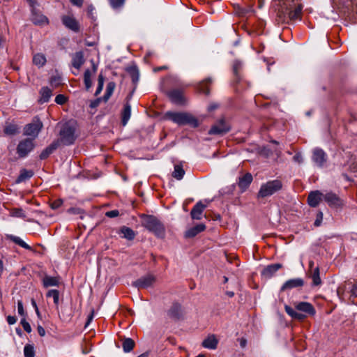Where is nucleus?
Listing matches in <instances>:
<instances>
[{"mask_svg":"<svg viewBox=\"0 0 357 357\" xmlns=\"http://www.w3.org/2000/svg\"><path fill=\"white\" fill-rule=\"evenodd\" d=\"M274 6L280 22L299 19L303 8L299 0H274Z\"/></svg>","mask_w":357,"mask_h":357,"instance_id":"f257e3e1","label":"nucleus"},{"mask_svg":"<svg viewBox=\"0 0 357 357\" xmlns=\"http://www.w3.org/2000/svg\"><path fill=\"white\" fill-rule=\"evenodd\" d=\"M297 312L289 305H285V312L293 319L298 321L304 320L307 316H313L316 313L314 306L308 302H298L295 303Z\"/></svg>","mask_w":357,"mask_h":357,"instance_id":"f03ea898","label":"nucleus"},{"mask_svg":"<svg viewBox=\"0 0 357 357\" xmlns=\"http://www.w3.org/2000/svg\"><path fill=\"white\" fill-rule=\"evenodd\" d=\"M142 225L150 232L160 238L165 236V228L160 220L154 215L142 214L141 216Z\"/></svg>","mask_w":357,"mask_h":357,"instance_id":"7ed1b4c3","label":"nucleus"},{"mask_svg":"<svg viewBox=\"0 0 357 357\" xmlns=\"http://www.w3.org/2000/svg\"><path fill=\"white\" fill-rule=\"evenodd\" d=\"M166 116L179 126L189 125L192 128L199 126L198 120L191 114L187 112H168Z\"/></svg>","mask_w":357,"mask_h":357,"instance_id":"20e7f679","label":"nucleus"},{"mask_svg":"<svg viewBox=\"0 0 357 357\" xmlns=\"http://www.w3.org/2000/svg\"><path fill=\"white\" fill-rule=\"evenodd\" d=\"M337 3L340 13L352 22L357 20V6L354 0H338Z\"/></svg>","mask_w":357,"mask_h":357,"instance_id":"39448f33","label":"nucleus"},{"mask_svg":"<svg viewBox=\"0 0 357 357\" xmlns=\"http://www.w3.org/2000/svg\"><path fill=\"white\" fill-rule=\"evenodd\" d=\"M282 188L281 181L278 179L269 181L261 185L258 192V197L264 198L273 195Z\"/></svg>","mask_w":357,"mask_h":357,"instance_id":"423d86ee","label":"nucleus"},{"mask_svg":"<svg viewBox=\"0 0 357 357\" xmlns=\"http://www.w3.org/2000/svg\"><path fill=\"white\" fill-rule=\"evenodd\" d=\"M31 8V22L38 26H45L49 24L48 18L42 14L36 7L37 3L33 0H28Z\"/></svg>","mask_w":357,"mask_h":357,"instance_id":"0eeeda50","label":"nucleus"},{"mask_svg":"<svg viewBox=\"0 0 357 357\" xmlns=\"http://www.w3.org/2000/svg\"><path fill=\"white\" fill-rule=\"evenodd\" d=\"M231 130V125L225 119L215 122L208 130L209 135H224Z\"/></svg>","mask_w":357,"mask_h":357,"instance_id":"6e6552de","label":"nucleus"},{"mask_svg":"<svg viewBox=\"0 0 357 357\" xmlns=\"http://www.w3.org/2000/svg\"><path fill=\"white\" fill-rule=\"evenodd\" d=\"M59 135V140L65 145H70L75 140V128L68 124H66L62 127Z\"/></svg>","mask_w":357,"mask_h":357,"instance_id":"1a4fd4ad","label":"nucleus"},{"mask_svg":"<svg viewBox=\"0 0 357 357\" xmlns=\"http://www.w3.org/2000/svg\"><path fill=\"white\" fill-rule=\"evenodd\" d=\"M43 128V123L38 118H34L33 121L24 128V135L36 137Z\"/></svg>","mask_w":357,"mask_h":357,"instance_id":"9d476101","label":"nucleus"},{"mask_svg":"<svg viewBox=\"0 0 357 357\" xmlns=\"http://www.w3.org/2000/svg\"><path fill=\"white\" fill-rule=\"evenodd\" d=\"M167 313L169 318L174 321L180 320L183 317L182 305L178 302H174Z\"/></svg>","mask_w":357,"mask_h":357,"instance_id":"9b49d317","label":"nucleus"},{"mask_svg":"<svg viewBox=\"0 0 357 357\" xmlns=\"http://www.w3.org/2000/svg\"><path fill=\"white\" fill-rule=\"evenodd\" d=\"M34 147L33 139H25L20 142L17 147V153L18 155L24 158L25 157Z\"/></svg>","mask_w":357,"mask_h":357,"instance_id":"f8f14e48","label":"nucleus"},{"mask_svg":"<svg viewBox=\"0 0 357 357\" xmlns=\"http://www.w3.org/2000/svg\"><path fill=\"white\" fill-rule=\"evenodd\" d=\"M155 282L153 275H147L139 278L132 282V285L138 289H146L151 287Z\"/></svg>","mask_w":357,"mask_h":357,"instance_id":"ddd939ff","label":"nucleus"},{"mask_svg":"<svg viewBox=\"0 0 357 357\" xmlns=\"http://www.w3.org/2000/svg\"><path fill=\"white\" fill-rule=\"evenodd\" d=\"M312 161L319 167H322L327 160V155L320 148H315L312 151Z\"/></svg>","mask_w":357,"mask_h":357,"instance_id":"4468645a","label":"nucleus"},{"mask_svg":"<svg viewBox=\"0 0 357 357\" xmlns=\"http://www.w3.org/2000/svg\"><path fill=\"white\" fill-rule=\"evenodd\" d=\"M322 199L324 195L319 190L312 191L307 197V203L311 207H317Z\"/></svg>","mask_w":357,"mask_h":357,"instance_id":"2eb2a0df","label":"nucleus"},{"mask_svg":"<svg viewBox=\"0 0 357 357\" xmlns=\"http://www.w3.org/2000/svg\"><path fill=\"white\" fill-rule=\"evenodd\" d=\"M304 284V281L301 278H294L290 279L286 281L283 285L281 287L280 291H284L288 289H292L296 287H303Z\"/></svg>","mask_w":357,"mask_h":357,"instance_id":"dca6fc26","label":"nucleus"},{"mask_svg":"<svg viewBox=\"0 0 357 357\" xmlns=\"http://www.w3.org/2000/svg\"><path fill=\"white\" fill-rule=\"evenodd\" d=\"M282 266L279 263L268 265L262 270L261 275L266 278H271Z\"/></svg>","mask_w":357,"mask_h":357,"instance_id":"f3484780","label":"nucleus"},{"mask_svg":"<svg viewBox=\"0 0 357 357\" xmlns=\"http://www.w3.org/2000/svg\"><path fill=\"white\" fill-rule=\"evenodd\" d=\"M206 206L202 201L198 202L191 210V218L194 220H201L202 213Z\"/></svg>","mask_w":357,"mask_h":357,"instance_id":"a211bd4d","label":"nucleus"},{"mask_svg":"<svg viewBox=\"0 0 357 357\" xmlns=\"http://www.w3.org/2000/svg\"><path fill=\"white\" fill-rule=\"evenodd\" d=\"M63 24L73 31H78L79 26L77 20L72 16L65 15L62 17Z\"/></svg>","mask_w":357,"mask_h":357,"instance_id":"6ab92c4d","label":"nucleus"},{"mask_svg":"<svg viewBox=\"0 0 357 357\" xmlns=\"http://www.w3.org/2000/svg\"><path fill=\"white\" fill-rule=\"evenodd\" d=\"M324 199L331 207H337L341 205L340 199L333 192H328L324 195Z\"/></svg>","mask_w":357,"mask_h":357,"instance_id":"aec40b11","label":"nucleus"},{"mask_svg":"<svg viewBox=\"0 0 357 357\" xmlns=\"http://www.w3.org/2000/svg\"><path fill=\"white\" fill-rule=\"evenodd\" d=\"M168 96L170 100L176 104L181 105L184 102L182 91L180 90H172L168 93Z\"/></svg>","mask_w":357,"mask_h":357,"instance_id":"412c9836","label":"nucleus"},{"mask_svg":"<svg viewBox=\"0 0 357 357\" xmlns=\"http://www.w3.org/2000/svg\"><path fill=\"white\" fill-rule=\"evenodd\" d=\"M40 98L38 99V102L40 104L49 102L50 98L52 96V90L47 86H43L40 89Z\"/></svg>","mask_w":357,"mask_h":357,"instance_id":"4be33fe9","label":"nucleus"},{"mask_svg":"<svg viewBox=\"0 0 357 357\" xmlns=\"http://www.w3.org/2000/svg\"><path fill=\"white\" fill-rule=\"evenodd\" d=\"M252 181V176L250 173H246L245 175L239 178L238 186L243 190H245Z\"/></svg>","mask_w":357,"mask_h":357,"instance_id":"5701e85b","label":"nucleus"},{"mask_svg":"<svg viewBox=\"0 0 357 357\" xmlns=\"http://www.w3.org/2000/svg\"><path fill=\"white\" fill-rule=\"evenodd\" d=\"M43 285L44 287L47 288L50 287H59V278L52 277L45 275L43 278Z\"/></svg>","mask_w":357,"mask_h":357,"instance_id":"b1692460","label":"nucleus"},{"mask_svg":"<svg viewBox=\"0 0 357 357\" xmlns=\"http://www.w3.org/2000/svg\"><path fill=\"white\" fill-rule=\"evenodd\" d=\"M206 229V226L204 224H198L196 226L189 229L185 232V237L192 238L197 236L200 232L204 231Z\"/></svg>","mask_w":357,"mask_h":357,"instance_id":"393cba45","label":"nucleus"},{"mask_svg":"<svg viewBox=\"0 0 357 357\" xmlns=\"http://www.w3.org/2000/svg\"><path fill=\"white\" fill-rule=\"evenodd\" d=\"M130 116H131V106L128 102H127L124 105L123 109L121 112V123L123 126H125L128 123V122L130 118Z\"/></svg>","mask_w":357,"mask_h":357,"instance_id":"a878e982","label":"nucleus"},{"mask_svg":"<svg viewBox=\"0 0 357 357\" xmlns=\"http://www.w3.org/2000/svg\"><path fill=\"white\" fill-rule=\"evenodd\" d=\"M218 343V340L213 335H209L203 341L202 346L206 349H215L217 347Z\"/></svg>","mask_w":357,"mask_h":357,"instance_id":"bb28decb","label":"nucleus"},{"mask_svg":"<svg viewBox=\"0 0 357 357\" xmlns=\"http://www.w3.org/2000/svg\"><path fill=\"white\" fill-rule=\"evenodd\" d=\"M128 73L130 74L132 82L137 85L139 79V72L136 66H131L127 68Z\"/></svg>","mask_w":357,"mask_h":357,"instance_id":"cd10ccee","label":"nucleus"},{"mask_svg":"<svg viewBox=\"0 0 357 357\" xmlns=\"http://www.w3.org/2000/svg\"><path fill=\"white\" fill-rule=\"evenodd\" d=\"M211 82L212 79L210 77L206 78V79L200 82L197 86L199 91L206 95H208L210 93L208 85L211 84Z\"/></svg>","mask_w":357,"mask_h":357,"instance_id":"c85d7f7f","label":"nucleus"},{"mask_svg":"<svg viewBox=\"0 0 357 357\" xmlns=\"http://www.w3.org/2000/svg\"><path fill=\"white\" fill-rule=\"evenodd\" d=\"M84 54L82 52H77L75 53L73 58V66L77 69H79L80 67L84 64Z\"/></svg>","mask_w":357,"mask_h":357,"instance_id":"c756f323","label":"nucleus"},{"mask_svg":"<svg viewBox=\"0 0 357 357\" xmlns=\"http://www.w3.org/2000/svg\"><path fill=\"white\" fill-rule=\"evenodd\" d=\"M33 176V172L32 170H28L26 169H22L20 171V175L18 176L16 182L17 183L24 182L29 178H31Z\"/></svg>","mask_w":357,"mask_h":357,"instance_id":"7c9ffc66","label":"nucleus"},{"mask_svg":"<svg viewBox=\"0 0 357 357\" xmlns=\"http://www.w3.org/2000/svg\"><path fill=\"white\" fill-rule=\"evenodd\" d=\"M6 237H7V238L10 239L13 243L20 245L22 248H23L26 250H31V247L30 245H29L26 243H25L21 238L14 236V235H11V234L7 235Z\"/></svg>","mask_w":357,"mask_h":357,"instance_id":"2f4dec72","label":"nucleus"},{"mask_svg":"<svg viewBox=\"0 0 357 357\" xmlns=\"http://www.w3.org/2000/svg\"><path fill=\"white\" fill-rule=\"evenodd\" d=\"M243 68V63L236 60V61H234V63H233V73H234V81L236 82H238L241 79V74H240V71Z\"/></svg>","mask_w":357,"mask_h":357,"instance_id":"473e14b6","label":"nucleus"},{"mask_svg":"<svg viewBox=\"0 0 357 357\" xmlns=\"http://www.w3.org/2000/svg\"><path fill=\"white\" fill-rule=\"evenodd\" d=\"M134 340L130 337L124 338L122 343L123 350L125 353L130 352L135 347Z\"/></svg>","mask_w":357,"mask_h":357,"instance_id":"72a5a7b5","label":"nucleus"},{"mask_svg":"<svg viewBox=\"0 0 357 357\" xmlns=\"http://www.w3.org/2000/svg\"><path fill=\"white\" fill-rule=\"evenodd\" d=\"M46 57L43 54H36L33 57V63L38 68H41L46 63Z\"/></svg>","mask_w":357,"mask_h":357,"instance_id":"f704fd0d","label":"nucleus"},{"mask_svg":"<svg viewBox=\"0 0 357 357\" xmlns=\"http://www.w3.org/2000/svg\"><path fill=\"white\" fill-rule=\"evenodd\" d=\"M121 234H123V237L128 240H133L135 237V231L130 227L123 226L121 228Z\"/></svg>","mask_w":357,"mask_h":357,"instance_id":"c9c22d12","label":"nucleus"},{"mask_svg":"<svg viewBox=\"0 0 357 357\" xmlns=\"http://www.w3.org/2000/svg\"><path fill=\"white\" fill-rule=\"evenodd\" d=\"M116 87V84L114 82H109L106 86V91L105 93V95L103 96V100L105 102H107L111 96L112 95L114 89Z\"/></svg>","mask_w":357,"mask_h":357,"instance_id":"e433bc0d","label":"nucleus"},{"mask_svg":"<svg viewBox=\"0 0 357 357\" xmlns=\"http://www.w3.org/2000/svg\"><path fill=\"white\" fill-rule=\"evenodd\" d=\"M185 174V171L183 169V167L181 165H175L174 169L172 172V176L177 180H181L183 178Z\"/></svg>","mask_w":357,"mask_h":357,"instance_id":"4c0bfd02","label":"nucleus"},{"mask_svg":"<svg viewBox=\"0 0 357 357\" xmlns=\"http://www.w3.org/2000/svg\"><path fill=\"white\" fill-rule=\"evenodd\" d=\"M311 278L312 279L313 285L317 286V285L321 284V278L319 276V267H316L312 270Z\"/></svg>","mask_w":357,"mask_h":357,"instance_id":"58836bf2","label":"nucleus"},{"mask_svg":"<svg viewBox=\"0 0 357 357\" xmlns=\"http://www.w3.org/2000/svg\"><path fill=\"white\" fill-rule=\"evenodd\" d=\"M91 75L92 72L89 69H86L84 74V82L86 90H89L92 86Z\"/></svg>","mask_w":357,"mask_h":357,"instance_id":"ea45409f","label":"nucleus"},{"mask_svg":"<svg viewBox=\"0 0 357 357\" xmlns=\"http://www.w3.org/2000/svg\"><path fill=\"white\" fill-rule=\"evenodd\" d=\"M114 10H121L125 5L126 0H107Z\"/></svg>","mask_w":357,"mask_h":357,"instance_id":"a19ab883","label":"nucleus"},{"mask_svg":"<svg viewBox=\"0 0 357 357\" xmlns=\"http://www.w3.org/2000/svg\"><path fill=\"white\" fill-rule=\"evenodd\" d=\"M47 297H52L54 303L56 306L59 305V291L56 289L49 290L47 293Z\"/></svg>","mask_w":357,"mask_h":357,"instance_id":"79ce46f5","label":"nucleus"},{"mask_svg":"<svg viewBox=\"0 0 357 357\" xmlns=\"http://www.w3.org/2000/svg\"><path fill=\"white\" fill-rule=\"evenodd\" d=\"M24 357H35L34 347L32 344H27L24 347Z\"/></svg>","mask_w":357,"mask_h":357,"instance_id":"37998d69","label":"nucleus"},{"mask_svg":"<svg viewBox=\"0 0 357 357\" xmlns=\"http://www.w3.org/2000/svg\"><path fill=\"white\" fill-rule=\"evenodd\" d=\"M98 82V86H97L96 91V93H95V96L99 95L103 89L104 77L102 74L99 75Z\"/></svg>","mask_w":357,"mask_h":357,"instance_id":"c03bdc74","label":"nucleus"},{"mask_svg":"<svg viewBox=\"0 0 357 357\" xmlns=\"http://www.w3.org/2000/svg\"><path fill=\"white\" fill-rule=\"evenodd\" d=\"M61 77L59 75H56V76H52L51 78H50V84L53 86V87H58L59 86H60L61 84Z\"/></svg>","mask_w":357,"mask_h":357,"instance_id":"a18cd8bd","label":"nucleus"},{"mask_svg":"<svg viewBox=\"0 0 357 357\" xmlns=\"http://www.w3.org/2000/svg\"><path fill=\"white\" fill-rule=\"evenodd\" d=\"M5 132L8 135H14L17 132V128L15 125H8L5 128Z\"/></svg>","mask_w":357,"mask_h":357,"instance_id":"49530a36","label":"nucleus"},{"mask_svg":"<svg viewBox=\"0 0 357 357\" xmlns=\"http://www.w3.org/2000/svg\"><path fill=\"white\" fill-rule=\"evenodd\" d=\"M20 324H22L24 330L26 333H29L31 332V327L29 323L26 320L25 317L22 319Z\"/></svg>","mask_w":357,"mask_h":357,"instance_id":"de8ad7c7","label":"nucleus"},{"mask_svg":"<svg viewBox=\"0 0 357 357\" xmlns=\"http://www.w3.org/2000/svg\"><path fill=\"white\" fill-rule=\"evenodd\" d=\"M66 101H67V98L64 95H62V94H59L55 98V102H56V103H57L59 105H63L66 102Z\"/></svg>","mask_w":357,"mask_h":357,"instance_id":"09e8293b","label":"nucleus"},{"mask_svg":"<svg viewBox=\"0 0 357 357\" xmlns=\"http://www.w3.org/2000/svg\"><path fill=\"white\" fill-rule=\"evenodd\" d=\"M17 312L20 315L24 317L26 316V312L24 311L23 303L22 301H17Z\"/></svg>","mask_w":357,"mask_h":357,"instance_id":"8fccbe9b","label":"nucleus"},{"mask_svg":"<svg viewBox=\"0 0 357 357\" xmlns=\"http://www.w3.org/2000/svg\"><path fill=\"white\" fill-rule=\"evenodd\" d=\"M63 204V200L58 199L51 202L50 206L52 209H57Z\"/></svg>","mask_w":357,"mask_h":357,"instance_id":"3c124183","label":"nucleus"},{"mask_svg":"<svg viewBox=\"0 0 357 357\" xmlns=\"http://www.w3.org/2000/svg\"><path fill=\"white\" fill-rule=\"evenodd\" d=\"M52 152L47 147L46 149H45L40 153V158L41 160H45L47 158L49 157V155L50 154H52Z\"/></svg>","mask_w":357,"mask_h":357,"instance_id":"603ef678","label":"nucleus"},{"mask_svg":"<svg viewBox=\"0 0 357 357\" xmlns=\"http://www.w3.org/2000/svg\"><path fill=\"white\" fill-rule=\"evenodd\" d=\"M61 142L59 139L54 141L47 148L53 153L59 146Z\"/></svg>","mask_w":357,"mask_h":357,"instance_id":"864d4df0","label":"nucleus"},{"mask_svg":"<svg viewBox=\"0 0 357 357\" xmlns=\"http://www.w3.org/2000/svg\"><path fill=\"white\" fill-rule=\"evenodd\" d=\"M105 215L107 217H109V218H115L119 215V211L118 210H112V211H107L105 213Z\"/></svg>","mask_w":357,"mask_h":357,"instance_id":"5fc2aeb1","label":"nucleus"},{"mask_svg":"<svg viewBox=\"0 0 357 357\" xmlns=\"http://www.w3.org/2000/svg\"><path fill=\"white\" fill-rule=\"evenodd\" d=\"M322 219H323V213L321 212L318 213L317 215V219L314 222V225L316 227H319L321 225Z\"/></svg>","mask_w":357,"mask_h":357,"instance_id":"6e6d98bb","label":"nucleus"},{"mask_svg":"<svg viewBox=\"0 0 357 357\" xmlns=\"http://www.w3.org/2000/svg\"><path fill=\"white\" fill-rule=\"evenodd\" d=\"M293 160L294 162L301 164L303 162V157L301 153H297L293 157Z\"/></svg>","mask_w":357,"mask_h":357,"instance_id":"4d7b16f0","label":"nucleus"},{"mask_svg":"<svg viewBox=\"0 0 357 357\" xmlns=\"http://www.w3.org/2000/svg\"><path fill=\"white\" fill-rule=\"evenodd\" d=\"M6 319H7L8 324L10 325H13V324H15L17 321V318L15 316L9 315L7 317Z\"/></svg>","mask_w":357,"mask_h":357,"instance_id":"13d9d810","label":"nucleus"},{"mask_svg":"<svg viewBox=\"0 0 357 357\" xmlns=\"http://www.w3.org/2000/svg\"><path fill=\"white\" fill-rule=\"evenodd\" d=\"M219 107V105L218 103H215V102H212L211 103L208 107V110L209 112H212L215 109H216L218 107Z\"/></svg>","mask_w":357,"mask_h":357,"instance_id":"bf43d9fd","label":"nucleus"},{"mask_svg":"<svg viewBox=\"0 0 357 357\" xmlns=\"http://www.w3.org/2000/svg\"><path fill=\"white\" fill-rule=\"evenodd\" d=\"M350 291L352 296L357 297V284L353 285Z\"/></svg>","mask_w":357,"mask_h":357,"instance_id":"052dcab7","label":"nucleus"},{"mask_svg":"<svg viewBox=\"0 0 357 357\" xmlns=\"http://www.w3.org/2000/svg\"><path fill=\"white\" fill-rule=\"evenodd\" d=\"M70 2L78 7H81L83 4L84 0H70Z\"/></svg>","mask_w":357,"mask_h":357,"instance_id":"680f3d73","label":"nucleus"},{"mask_svg":"<svg viewBox=\"0 0 357 357\" xmlns=\"http://www.w3.org/2000/svg\"><path fill=\"white\" fill-rule=\"evenodd\" d=\"M37 331L40 336L43 337L45 335V331L41 326H38Z\"/></svg>","mask_w":357,"mask_h":357,"instance_id":"e2e57ef3","label":"nucleus"},{"mask_svg":"<svg viewBox=\"0 0 357 357\" xmlns=\"http://www.w3.org/2000/svg\"><path fill=\"white\" fill-rule=\"evenodd\" d=\"M93 314H94V312L93 310L91 311V314L88 316V319H87V321L86 323V327L89 324V323L91 321V320L93 319Z\"/></svg>","mask_w":357,"mask_h":357,"instance_id":"0e129e2a","label":"nucleus"},{"mask_svg":"<svg viewBox=\"0 0 357 357\" xmlns=\"http://www.w3.org/2000/svg\"><path fill=\"white\" fill-rule=\"evenodd\" d=\"M100 101V98H98L97 100H96L93 102H92L91 103V105H90L91 107H97L99 105Z\"/></svg>","mask_w":357,"mask_h":357,"instance_id":"69168bd1","label":"nucleus"},{"mask_svg":"<svg viewBox=\"0 0 357 357\" xmlns=\"http://www.w3.org/2000/svg\"><path fill=\"white\" fill-rule=\"evenodd\" d=\"M31 303L34 310H37V308H38L36 302L33 298L31 300Z\"/></svg>","mask_w":357,"mask_h":357,"instance_id":"338daca9","label":"nucleus"},{"mask_svg":"<svg viewBox=\"0 0 357 357\" xmlns=\"http://www.w3.org/2000/svg\"><path fill=\"white\" fill-rule=\"evenodd\" d=\"M350 168L351 169L352 171L357 172V164H352L350 166Z\"/></svg>","mask_w":357,"mask_h":357,"instance_id":"774afa93","label":"nucleus"}]
</instances>
